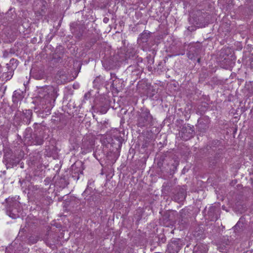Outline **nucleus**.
Returning <instances> with one entry per match:
<instances>
[{
  "label": "nucleus",
  "mask_w": 253,
  "mask_h": 253,
  "mask_svg": "<svg viewBox=\"0 0 253 253\" xmlns=\"http://www.w3.org/2000/svg\"><path fill=\"white\" fill-rule=\"evenodd\" d=\"M58 88L52 85H45L39 88V100L34 110L39 116L45 118L50 114L58 94Z\"/></svg>",
  "instance_id": "nucleus-1"
},
{
  "label": "nucleus",
  "mask_w": 253,
  "mask_h": 253,
  "mask_svg": "<svg viewBox=\"0 0 253 253\" xmlns=\"http://www.w3.org/2000/svg\"><path fill=\"white\" fill-rule=\"evenodd\" d=\"M155 119L147 108H141L136 115L135 125L138 128L144 129L150 128L154 124Z\"/></svg>",
  "instance_id": "nucleus-2"
},
{
  "label": "nucleus",
  "mask_w": 253,
  "mask_h": 253,
  "mask_svg": "<svg viewBox=\"0 0 253 253\" xmlns=\"http://www.w3.org/2000/svg\"><path fill=\"white\" fill-rule=\"evenodd\" d=\"M5 207L7 214L13 219L20 216L21 212L20 203L15 198H8L5 200Z\"/></svg>",
  "instance_id": "nucleus-3"
},
{
  "label": "nucleus",
  "mask_w": 253,
  "mask_h": 253,
  "mask_svg": "<svg viewBox=\"0 0 253 253\" xmlns=\"http://www.w3.org/2000/svg\"><path fill=\"white\" fill-rule=\"evenodd\" d=\"M33 112L32 110H25L22 111H17L14 115V123L20 125L21 123L29 125L31 123Z\"/></svg>",
  "instance_id": "nucleus-4"
},
{
  "label": "nucleus",
  "mask_w": 253,
  "mask_h": 253,
  "mask_svg": "<svg viewBox=\"0 0 253 253\" xmlns=\"http://www.w3.org/2000/svg\"><path fill=\"white\" fill-rule=\"evenodd\" d=\"M179 133L182 140L185 141L189 140L193 137L195 134L194 126L189 124H185L181 127Z\"/></svg>",
  "instance_id": "nucleus-5"
},
{
  "label": "nucleus",
  "mask_w": 253,
  "mask_h": 253,
  "mask_svg": "<svg viewBox=\"0 0 253 253\" xmlns=\"http://www.w3.org/2000/svg\"><path fill=\"white\" fill-rule=\"evenodd\" d=\"M124 139L121 136H114L113 138L109 137L108 138V142L107 147L110 145V149L111 151L116 152L121 149L122 143Z\"/></svg>",
  "instance_id": "nucleus-6"
},
{
  "label": "nucleus",
  "mask_w": 253,
  "mask_h": 253,
  "mask_svg": "<svg viewBox=\"0 0 253 253\" xmlns=\"http://www.w3.org/2000/svg\"><path fill=\"white\" fill-rule=\"evenodd\" d=\"M183 246V241L180 239H172L168 245V250L170 253H178Z\"/></svg>",
  "instance_id": "nucleus-7"
},
{
  "label": "nucleus",
  "mask_w": 253,
  "mask_h": 253,
  "mask_svg": "<svg viewBox=\"0 0 253 253\" xmlns=\"http://www.w3.org/2000/svg\"><path fill=\"white\" fill-rule=\"evenodd\" d=\"M43 132L40 130L39 131L36 130L33 133L30 140L28 142V145H41L43 143Z\"/></svg>",
  "instance_id": "nucleus-8"
},
{
  "label": "nucleus",
  "mask_w": 253,
  "mask_h": 253,
  "mask_svg": "<svg viewBox=\"0 0 253 253\" xmlns=\"http://www.w3.org/2000/svg\"><path fill=\"white\" fill-rule=\"evenodd\" d=\"M85 27L83 25L79 24L76 22L70 24V30L75 38L80 39L83 36Z\"/></svg>",
  "instance_id": "nucleus-9"
},
{
  "label": "nucleus",
  "mask_w": 253,
  "mask_h": 253,
  "mask_svg": "<svg viewBox=\"0 0 253 253\" xmlns=\"http://www.w3.org/2000/svg\"><path fill=\"white\" fill-rule=\"evenodd\" d=\"M233 228L236 235L238 236L242 235L246 229V224L244 219L241 218H240Z\"/></svg>",
  "instance_id": "nucleus-10"
},
{
  "label": "nucleus",
  "mask_w": 253,
  "mask_h": 253,
  "mask_svg": "<svg viewBox=\"0 0 253 253\" xmlns=\"http://www.w3.org/2000/svg\"><path fill=\"white\" fill-rule=\"evenodd\" d=\"M232 244V240L230 237L223 236L220 239L217 244V247L219 250L223 252L229 248Z\"/></svg>",
  "instance_id": "nucleus-11"
},
{
  "label": "nucleus",
  "mask_w": 253,
  "mask_h": 253,
  "mask_svg": "<svg viewBox=\"0 0 253 253\" xmlns=\"http://www.w3.org/2000/svg\"><path fill=\"white\" fill-rule=\"evenodd\" d=\"M95 145V141L94 138H84L83 140L82 148L84 149L86 153L91 151Z\"/></svg>",
  "instance_id": "nucleus-12"
},
{
  "label": "nucleus",
  "mask_w": 253,
  "mask_h": 253,
  "mask_svg": "<svg viewBox=\"0 0 253 253\" xmlns=\"http://www.w3.org/2000/svg\"><path fill=\"white\" fill-rule=\"evenodd\" d=\"M209 119L207 117H204L198 120L197 128L201 132H205L209 127Z\"/></svg>",
  "instance_id": "nucleus-13"
},
{
  "label": "nucleus",
  "mask_w": 253,
  "mask_h": 253,
  "mask_svg": "<svg viewBox=\"0 0 253 253\" xmlns=\"http://www.w3.org/2000/svg\"><path fill=\"white\" fill-rule=\"evenodd\" d=\"M133 63L131 64L127 69L128 72L132 73L135 71L139 66L144 67V64L143 62V59L141 57H136V60L133 61Z\"/></svg>",
  "instance_id": "nucleus-14"
},
{
  "label": "nucleus",
  "mask_w": 253,
  "mask_h": 253,
  "mask_svg": "<svg viewBox=\"0 0 253 253\" xmlns=\"http://www.w3.org/2000/svg\"><path fill=\"white\" fill-rule=\"evenodd\" d=\"M136 57H139L136 54L135 49L132 47L127 48L125 56V60L126 61L127 63H129V60L131 61L130 63L131 62V61H135Z\"/></svg>",
  "instance_id": "nucleus-15"
},
{
  "label": "nucleus",
  "mask_w": 253,
  "mask_h": 253,
  "mask_svg": "<svg viewBox=\"0 0 253 253\" xmlns=\"http://www.w3.org/2000/svg\"><path fill=\"white\" fill-rule=\"evenodd\" d=\"M84 169V164L82 162L80 161H76L73 165H72L70 171L77 172L81 174H83V171Z\"/></svg>",
  "instance_id": "nucleus-16"
},
{
  "label": "nucleus",
  "mask_w": 253,
  "mask_h": 253,
  "mask_svg": "<svg viewBox=\"0 0 253 253\" xmlns=\"http://www.w3.org/2000/svg\"><path fill=\"white\" fill-rule=\"evenodd\" d=\"M111 80H112L111 86L117 91H119L122 86V83L121 80L117 78L116 74L111 73Z\"/></svg>",
  "instance_id": "nucleus-17"
},
{
  "label": "nucleus",
  "mask_w": 253,
  "mask_h": 253,
  "mask_svg": "<svg viewBox=\"0 0 253 253\" xmlns=\"http://www.w3.org/2000/svg\"><path fill=\"white\" fill-rule=\"evenodd\" d=\"M55 79L58 84H64L68 80L66 72L64 70L58 71L55 76Z\"/></svg>",
  "instance_id": "nucleus-18"
},
{
  "label": "nucleus",
  "mask_w": 253,
  "mask_h": 253,
  "mask_svg": "<svg viewBox=\"0 0 253 253\" xmlns=\"http://www.w3.org/2000/svg\"><path fill=\"white\" fill-rule=\"evenodd\" d=\"M41 157L38 154L33 157H31L29 162V166L32 168L38 167L41 164Z\"/></svg>",
  "instance_id": "nucleus-19"
},
{
  "label": "nucleus",
  "mask_w": 253,
  "mask_h": 253,
  "mask_svg": "<svg viewBox=\"0 0 253 253\" xmlns=\"http://www.w3.org/2000/svg\"><path fill=\"white\" fill-rule=\"evenodd\" d=\"M23 98V93L21 90H15L12 96V101L16 106L17 107L18 102L22 100Z\"/></svg>",
  "instance_id": "nucleus-20"
},
{
  "label": "nucleus",
  "mask_w": 253,
  "mask_h": 253,
  "mask_svg": "<svg viewBox=\"0 0 253 253\" xmlns=\"http://www.w3.org/2000/svg\"><path fill=\"white\" fill-rule=\"evenodd\" d=\"M207 245L204 244H197L194 247L193 253H208Z\"/></svg>",
  "instance_id": "nucleus-21"
},
{
  "label": "nucleus",
  "mask_w": 253,
  "mask_h": 253,
  "mask_svg": "<svg viewBox=\"0 0 253 253\" xmlns=\"http://www.w3.org/2000/svg\"><path fill=\"white\" fill-rule=\"evenodd\" d=\"M178 192L176 195V197L177 198V200L182 201L186 198V191L185 186L182 187H179L178 189Z\"/></svg>",
  "instance_id": "nucleus-22"
},
{
  "label": "nucleus",
  "mask_w": 253,
  "mask_h": 253,
  "mask_svg": "<svg viewBox=\"0 0 253 253\" xmlns=\"http://www.w3.org/2000/svg\"><path fill=\"white\" fill-rule=\"evenodd\" d=\"M200 50V49L196 48L190 49L187 54L188 58L192 60H195L196 58L198 57Z\"/></svg>",
  "instance_id": "nucleus-23"
},
{
  "label": "nucleus",
  "mask_w": 253,
  "mask_h": 253,
  "mask_svg": "<svg viewBox=\"0 0 253 253\" xmlns=\"http://www.w3.org/2000/svg\"><path fill=\"white\" fill-rule=\"evenodd\" d=\"M149 33L144 32L139 35L137 40L138 42L140 43L147 42L149 38Z\"/></svg>",
  "instance_id": "nucleus-24"
},
{
  "label": "nucleus",
  "mask_w": 253,
  "mask_h": 253,
  "mask_svg": "<svg viewBox=\"0 0 253 253\" xmlns=\"http://www.w3.org/2000/svg\"><path fill=\"white\" fill-rule=\"evenodd\" d=\"M32 129L31 127H28L27 128L23 134L24 142L25 143H28V142L30 140V138L32 137Z\"/></svg>",
  "instance_id": "nucleus-25"
},
{
  "label": "nucleus",
  "mask_w": 253,
  "mask_h": 253,
  "mask_svg": "<svg viewBox=\"0 0 253 253\" xmlns=\"http://www.w3.org/2000/svg\"><path fill=\"white\" fill-rule=\"evenodd\" d=\"M204 231L200 227H197L193 231V236L197 238V239H200L203 238Z\"/></svg>",
  "instance_id": "nucleus-26"
},
{
  "label": "nucleus",
  "mask_w": 253,
  "mask_h": 253,
  "mask_svg": "<svg viewBox=\"0 0 253 253\" xmlns=\"http://www.w3.org/2000/svg\"><path fill=\"white\" fill-rule=\"evenodd\" d=\"M27 189L28 190V194L32 195L40 189V188L37 185H34L32 183H29L27 186Z\"/></svg>",
  "instance_id": "nucleus-27"
},
{
  "label": "nucleus",
  "mask_w": 253,
  "mask_h": 253,
  "mask_svg": "<svg viewBox=\"0 0 253 253\" xmlns=\"http://www.w3.org/2000/svg\"><path fill=\"white\" fill-rule=\"evenodd\" d=\"M144 67L139 66L138 69L132 73H131V75L133 78H138L143 72Z\"/></svg>",
  "instance_id": "nucleus-28"
},
{
  "label": "nucleus",
  "mask_w": 253,
  "mask_h": 253,
  "mask_svg": "<svg viewBox=\"0 0 253 253\" xmlns=\"http://www.w3.org/2000/svg\"><path fill=\"white\" fill-rule=\"evenodd\" d=\"M18 65V61H17V60L14 59V58H12L10 59V62H9V64H7V68H9V67L10 66H11V70H13L14 69H16V68L17 67Z\"/></svg>",
  "instance_id": "nucleus-29"
},
{
  "label": "nucleus",
  "mask_w": 253,
  "mask_h": 253,
  "mask_svg": "<svg viewBox=\"0 0 253 253\" xmlns=\"http://www.w3.org/2000/svg\"><path fill=\"white\" fill-rule=\"evenodd\" d=\"M156 51L155 50H153L152 51L153 55L149 54L147 56V57H146V59H147V64L153 65L154 64V56H155V55L156 54Z\"/></svg>",
  "instance_id": "nucleus-30"
},
{
  "label": "nucleus",
  "mask_w": 253,
  "mask_h": 253,
  "mask_svg": "<svg viewBox=\"0 0 253 253\" xmlns=\"http://www.w3.org/2000/svg\"><path fill=\"white\" fill-rule=\"evenodd\" d=\"M245 88L250 94H253V82L247 83L245 84Z\"/></svg>",
  "instance_id": "nucleus-31"
},
{
  "label": "nucleus",
  "mask_w": 253,
  "mask_h": 253,
  "mask_svg": "<svg viewBox=\"0 0 253 253\" xmlns=\"http://www.w3.org/2000/svg\"><path fill=\"white\" fill-rule=\"evenodd\" d=\"M108 110V106L107 105H104L101 106L98 109V111L102 114H104L107 113Z\"/></svg>",
  "instance_id": "nucleus-32"
},
{
  "label": "nucleus",
  "mask_w": 253,
  "mask_h": 253,
  "mask_svg": "<svg viewBox=\"0 0 253 253\" xmlns=\"http://www.w3.org/2000/svg\"><path fill=\"white\" fill-rule=\"evenodd\" d=\"M82 175V174H81L77 172L70 171V175L71 176V177L73 179V180L75 181H77L79 179L80 176Z\"/></svg>",
  "instance_id": "nucleus-33"
},
{
  "label": "nucleus",
  "mask_w": 253,
  "mask_h": 253,
  "mask_svg": "<svg viewBox=\"0 0 253 253\" xmlns=\"http://www.w3.org/2000/svg\"><path fill=\"white\" fill-rule=\"evenodd\" d=\"M12 71L11 70L9 72H8L7 73L5 74V75H7L6 77H5V79L6 80H8L11 79V78L12 76Z\"/></svg>",
  "instance_id": "nucleus-34"
},
{
  "label": "nucleus",
  "mask_w": 253,
  "mask_h": 253,
  "mask_svg": "<svg viewBox=\"0 0 253 253\" xmlns=\"http://www.w3.org/2000/svg\"><path fill=\"white\" fill-rule=\"evenodd\" d=\"M42 7L41 9V11L40 12V14L42 15H43L45 13L46 7H45V6L43 3V2H42Z\"/></svg>",
  "instance_id": "nucleus-35"
},
{
  "label": "nucleus",
  "mask_w": 253,
  "mask_h": 253,
  "mask_svg": "<svg viewBox=\"0 0 253 253\" xmlns=\"http://www.w3.org/2000/svg\"><path fill=\"white\" fill-rule=\"evenodd\" d=\"M60 182H61V183L64 182V185H63V186H64V187H65V186H67L69 184V182L68 181H66L65 178H61L60 179Z\"/></svg>",
  "instance_id": "nucleus-36"
},
{
  "label": "nucleus",
  "mask_w": 253,
  "mask_h": 253,
  "mask_svg": "<svg viewBox=\"0 0 253 253\" xmlns=\"http://www.w3.org/2000/svg\"><path fill=\"white\" fill-rule=\"evenodd\" d=\"M179 163L177 161H174V163L172 164V166L173 167V171H174L177 169V167L178 166Z\"/></svg>",
  "instance_id": "nucleus-37"
},
{
  "label": "nucleus",
  "mask_w": 253,
  "mask_h": 253,
  "mask_svg": "<svg viewBox=\"0 0 253 253\" xmlns=\"http://www.w3.org/2000/svg\"><path fill=\"white\" fill-rule=\"evenodd\" d=\"M35 76H36V78L37 79H38V80L42 79L44 77V74H40L39 75H36Z\"/></svg>",
  "instance_id": "nucleus-38"
},
{
  "label": "nucleus",
  "mask_w": 253,
  "mask_h": 253,
  "mask_svg": "<svg viewBox=\"0 0 253 253\" xmlns=\"http://www.w3.org/2000/svg\"><path fill=\"white\" fill-rule=\"evenodd\" d=\"M215 210H216V209L215 207H210V209H209V214L211 215V213L212 212H214Z\"/></svg>",
  "instance_id": "nucleus-39"
},
{
  "label": "nucleus",
  "mask_w": 253,
  "mask_h": 253,
  "mask_svg": "<svg viewBox=\"0 0 253 253\" xmlns=\"http://www.w3.org/2000/svg\"><path fill=\"white\" fill-rule=\"evenodd\" d=\"M50 181V180L49 178H48V177L46 178L44 180L45 185H48Z\"/></svg>",
  "instance_id": "nucleus-40"
},
{
  "label": "nucleus",
  "mask_w": 253,
  "mask_h": 253,
  "mask_svg": "<svg viewBox=\"0 0 253 253\" xmlns=\"http://www.w3.org/2000/svg\"><path fill=\"white\" fill-rule=\"evenodd\" d=\"M226 51V50L225 49H222L221 51L220 54V56H222V57H224V54Z\"/></svg>",
  "instance_id": "nucleus-41"
},
{
  "label": "nucleus",
  "mask_w": 253,
  "mask_h": 253,
  "mask_svg": "<svg viewBox=\"0 0 253 253\" xmlns=\"http://www.w3.org/2000/svg\"><path fill=\"white\" fill-rule=\"evenodd\" d=\"M97 41V39L96 38H92L90 39V42L92 44H94Z\"/></svg>",
  "instance_id": "nucleus-42"
},
{
  "label": "nucleus",
  "mask_w": 253,
  "mask_h": 253,
  "mask_svg": "<svg viewBox=\"0 0 253 253\" xmlns=\"http://www.w3.org/2000/svg\"><path fill=\"white\" fill-rule=\"evenodd\" d=\"M147 68L149 71L151 72L153 70V67H152V65L151 64H147Z\"/></svg>",
  "instance_id": "nucleus-43"
},
{
  "label": "nucleus",
  "mask_w": 253,
  "mask_h": 253,
  "mask_svg": "<svg viewBox=\"0 0 253 253\" xmlns=\"http://www.w3.org/2000/svg\"><path fill=\"white\" fill-rule=\"evenodd\" d=\"M250 60L251 61V65L252 67L253 68V54L251 56Z\"/></svg>",
  "instance_id": "nucleus-44"
},
{
  "label": "nucleus",
  "mask_w": 253,
  "mask_h": 253,
  "mask_svg": "<svg viewBox=\"0 0 253 253\" xmlns=\"http://www.w3.org/2000/svg\"><path fill=\"white\" fill-rule=\"evenodd\" d=\"M109 21V18H107V17H105L103 19V22L105 23H107Z\"/></svg>",
  "instance_id": "nucleus-45"
},
{
  "label": "nucleus",
  "mask_w": 253,
  "mask_h": 253,
  "mask_svg": "<svg viewBox=\"0 0 253 253\" xmlns=\"http://www.w3.org/2000/svg\"><path fill=\"white\" fill-rule=\"evenodd\" d=\"M196 59H197V62H198V63H200V61H201V58H200V55H198V57H197L196 58Z\"/></svg>",
  "instance_id": "nucleus-46"
},
{
  "label": "nucleus",
  "mask_w": 253,
  "mask_h": 253,
  "mask_svg": "<svg viewBox=\"0 0 253 253\" xmlns=\"http://www.w3.org/2000/svg\"><path fill=\"white\" fill-rule=\"evenodd\" d=\"M37 125H38V124H37V123H35V124H34V128H36V126Z\"/></svg>",
  "instance_id": "nucleus-47"
},
{
  "label": "nucleus",
  "mask_w": 253,
  "mask_h": 253,
  "mask_svg": "<svg viewBox=\"0 0 253 253\" xmlns=\"http://www.w3.org/2000/svg\"><path fill=\"white\" fill-rule=\"evenodd\" d=\"M224 60H226V57H224Z\"/></svg>",
  "instance_id": "nucleus-48"
},
{
  "label": "nucleus",
  "mask_w": 253,
  "mask_h": 253,
  "mask_svg": "<svg viewBox=\"0 0 253 253\" xmlns=\"http://www.w3.org/2000/svg\"><path fill=\"white\" fill-rule=\"evenodd\" d=\"M126 111L125 112H124V114H126Z\"/></svg>",
  "instance_id": "nucleus-49"
}]
</instances>
